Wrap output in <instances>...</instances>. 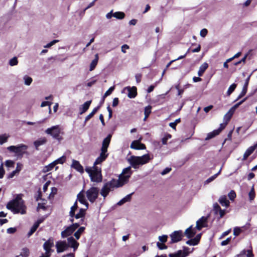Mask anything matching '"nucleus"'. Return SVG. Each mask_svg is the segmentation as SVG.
I'll return each instance as SVG.
<instances>
[{
	"mask_svg": "<svg viewBox=\"0 0 257 257\" xmlns=\"http://www.w3.org/2000/svg\"><path fill=\"white\" fill-rule=\"evenodd\" d=\"M22 194H18L15 199L10 201L7 204V208L10 210L14 214L19 213L22 214L26 213V206L25 205V202L22 199Z\"/></svg>",
	"mask_w": 257,
	"mask_h": 257,
	"instance_id": "nucleus-1",
	"label": "nucleus"
},
{
	"mask_svg": "<svg viewBox=\"0 0 257 257\" xmlns=\"http://www.w3.org/2000/svg\"><path fill=\"white\" fill-rule=\"evenodd\" d=\"M85 171L89 174L92 182L100 183L102 181L101 168L95 166L87 167L85 168Z\"/></svg>",
	"mask_w": 257,
	"mask_h": 257,
	"instance_id": "nucleus-2",
	"label": "nucleus"
},
{
	"mask_svg": "<svg viewBox=\"0 0 257 257\" xmlns=\"http://www.w3.org/2000/svg\"><path fill=\"white\" fill-rule=\"evenodd\" d=\"M150 157L149 154H145L141 157L132 156L128 159V162L132 167L135 169L139 168V165L145 164L149 162Z\"/></svg>",
	"mask_w": 257,
	"mask_h": 257,
	"instance_id": "nucleus-3",
	"label": "nucleus"
},
{
	"mask_svg": "<svg viewBox=\"0 0 257 257\" xmlns=\"http://www.w3.org/2000/svg\"><path fill=\"white\" fill-rule=\"evenodd\" d=\"M28 146L25 144H20L18 146H11L7 148V149L11 152L15 153L18 158H22L26 153Z\"/></svg>",
	"mask_w": 257,
	"mask_h": 257,
	"instance_id": "nucleus-4",
	"label": "nucleus"
},
{
	"mask_svg": "<svg viewBox=\"0 0 257 257\" xmlns=\"http://www.w3.org/2000/svg\"><path fill=\"white\" fill-rule=\"evenodd\" d=\"M84 221V219L80 220L81 222L72 223L71 225L67 226L65 229L61 232V235L62 238L67 237L71 234L78 228L80 224H82Z\"/></svg>",
	"mask_w": 257,
	"mask_h": 257,
	"instance_id": "nucleus-5",
	"label": "nucleus"
},
{
	"mask_svg": "<svg viewBox=\"0 0 257 257\" xmlns=\"http://www.w3.org/2000/svg\"><path fill=\"white\" fill-rule=\"evenodd\" d=\"M86 194L88 200L93 203L98 197L99 189L97 187H92L86 191Z\"/></svg>",
	"mask_w": 257,
	"mask_h": 257,
	"instance_id": "nucleus-6",
	"label": "nucleus"
},
{
	"mask_svg": "<svg viewBox=\"0 0 257 257\" xmlns=\"http://www.w3.org/2000/svg\"><path fill=\"white\" fill-rule=\"evenodd\" d=\"M171 240L170 243H174L181 241L183 237V231L181 230L174 231L170 235Z\"/></svg>",
	"mask_w": 257,
	"mask_h": 257,
	"instance_id": "nucleus-7",
	"label": "nucleus"
},
{
	"mask_svg": "<svg viewBox=\"0 0 257 257\" xmlns=\"http://www.w3.org/2000/svg\"><path fill=\"white\" fill-rule=\"evenodd\" d=\"M54 246V239L52 237L49 238L43 244V248L47 254H51L53 251L51 249Z\"/></svg>",
	"mask_w": 257,
	"mask_h": 257,
	"instance_id": "nucleus-8",
	"label": "nucleus"
},
{
	"mask_svg": "<svg viewBox=\"0 0 257 257\" xmlns=\"http://www.w3.org/2000/svg\"><path fill=\"white\" fill-rule=\"evenodd\" d=\"M56 247L57 249V252L58 253H60L67 249L69 247V245L67 244L66 241L60 240L56 242Z\"/></svg>",
	"mask_w": 257,
	"mask_h": 257,
	"instance_id": "nucleus-9",
	"label": "nucleus"
},
{
	"mask_svg": "<svg viewBox=\"0 0 257 257\" xmlns=\"http://www.w3.org/2000/svg\"><path fill=\"white\" fill-rule=\"evenodd\" d=\"M45 132L53 136L55 139H58L60 136V131L57 128L56 126H53L51 128H47Z\"/></svg>",
	"mask_w": 257,
	"mask_h": 257,
	"instance_id": "nucleus-10",
	"label": "nucleus"
},
{
	"mask_svg": "<svg viewBox=\"0 0 257 257\" xmlns=\"http://www.w3.org/2000/svg\"><path fill=\"white\" fill-rule=\"evenodd\" d=\"M124 90H127L128 91L127 96L130 98H134L137 95V88L136 86H127L124 88Z\"/></svg>",
	"mask_w": 257,
	"mask_h": 257,
	"instance_id": "nucleus-11",
	"label": "nucleus"
},
{
	"mask_svg": "<svg viewBox=\"0 0 257 257\" xmlns=\"http://www.w3.org/2000/svg\"><path fill=\"white\" fill-rule=\"evenodd\" d=\"M131 148L135 150H144L146 148L145 145L139 141H133L131 145Z\"/></svg>",
	"mask_w": 257,
	"mask_h": 257,
	"instance_id": "nucleus-12",
	"label": "nucleus"
},
{
	"mask_svg": "<svg viewBox=\"0 0 257 257\" xmlns=\"http://www.w3.org/2000/svg\"><path fill=\"white\" fill-rule=\"evenodd\" d=\"M68 243L69 247H72L75 250L77 249L79 246V242H78L72 236L69 237L67 238Z\"/></svg>",
	"mask_w": 257,
	"mask_h": 257,
	"instance_id": "nucleus-13",
	"label": "nucleus"
},
{
	"mask_svg": "<svg viewBox=\"0 0 257 257\" xmlns=\"http://www.w3.org/2000/svg\"><path fill=\"white\" fill-rule=\"evenodd\" d=\"M130 175H124L123 174L120 175L118 180H116L117 182L119 183L120 187H122L124 184L128 182Z\"/></svg>",
	"mask_w": 257,
	"mask_h": 257,
	"instance_id": "nucleus-14",
	"label": "nucleus"
},
{
	"mask_svg": "<svg viewBox=\"0 0 257 257\" xmlns=\"http://www.w3.org/2000/svg\"><path fill=\"white\" fill-rule=\"evenodd\" d=\"M43 222V220L41 219H38L33 225V226L31 228L30 230L27 234V236L28 237L31 236L37 230V229L39 226L40 224Z\"/></svg>",
	"mask_w": 257,
	"mask_h": 257,
	"instance_id": "nucleus-15",
	"label": "nucleus"
},
{
	"mask_svg": "<svg viewBox=\"0 0 257 257\" xmlns=\"http://www.w3.org/2000/svg\"><path fill=\"white\" fill-rule=\"evenodd\" d=\"M207 222V218L202 216L199 220L196 221V228L197 230H200L203 227H205L206 226L204 224Z\"/></svg>",
	"mask_w": 257,
	"mask_h": 257,
	"instance_id": "nucleus-16",
	"label": "nucleus"
},
{
	"mask_svg": "<svg viewBox=\"0 0 257 257\" xmlns=\"http://www.w3.org/2000/svg\"><path fill=\"white\" fill-rule=\"evenodd\" d=\"M112 138V135L109 134L103 140L101 149L107 150V149L109 146L111 139Z\"/></svg>",
	"mask_w": 257,
	"mask_h": 257,
	"instance_id": "nucleus-17",
	"label": "nucleus"
},
{
	"mask_svg": "<svg viewBox=\"0 0 257 257\" xmlns=\"http://www.w3.org/2000/svg\"><path fill=\"white\" fill-rule=\"evenodd\" d=\"M72 167L77 170L80 173H84V169L83 166L80 164L79 161L73 160L71 165Z\"/></svg>",
	"mask_w": 257,
	"mask_h": 257,
	"instance_id": "nucleus-18",
	"label": "nucleus"
},
{
	"mask_svg": "<svg viewBox=\"0 0 257 257\" xmlns=\"http://www.w3.org/2000/svg\"><path fill=\"white\" fill-rule=\"evenodd\" d=\"M257 148V143L253 146L249 147L245 152L243 156V160H245L254 152Z\"/></svg>",
	"mask_w": 257,
	"mask_h": 257,
	"instance_id": "nucleus-19",
	"label": "nucleus"
},
{
	"mask_svg": "<svg viewBox=\"0 0 257 257\" xmlns=\"http://www.w3.org/2000/svg\"><path fill=\"white\" fill-rule=\"evenodd\" d=\"M249 77H248L246 78V79L245 80V83L243 85V87L242 88V91H241V93L239 94V95H238L236 100H238V99L241 98V97L244 96L245 95V94L246 93L247 90V87H248V83H249Z\"/></svg>",
	"mask_w": 257,
	"mask_h": 257,
	"instance_id": "nucleus-20",
	"label": "nucleus"
},
{
	"mask_svg": "<svg viewBox=\"0 0 257 257\" xmlns=\"http://www.w3.org/2000/svg\"><path fill=\"white\" fill-rule=\"evenodd\" d=\"M254 255L253 254L252 251L251 249L245 250L244 249L242 250L239 254L237 255V257H253Z\"/></svg>",
	"mask_w": 257,
	"mask_h": 257,
	"instance_id": "nucleus-21",
	"label": "nucleus"
},
{
	"mask_svg": "<svg viewBox=\"0 0 257 257\" xmlns=\"http://www.w3.org/2000/svg\"><path fill=\"white\" fill-rule=\"evenodd\" d=\"M92 100H89L86 101L83 104L81 105L79 107L80 114L85 113L89 108V106L91 103Z\"/></svg>",
	"mask_w": 257,
	"mask_h": 257,
	"instance_id": "nucleus-22",
	"label": "nucleus"
},
{
	"mask_svg": "<svg viewBox=\"0 0 257 257\" xmlns=\"http://www.w3.org/2000/svg\"><path fill=\"white\" fill-rule=\"evenodd\" d=\"M47 142V140L46 138H41L38 140L35 141L34 142V145L37 150H39V147L45 144Z\"/></svg>",
	"mask_w": 257,
	"mask_h": 257,
	"instance_id": "nucleus-23",
	"label": "nucleus"
},
{
	"mask_svg": "<svg viewBox=\"0 0 257 257\" xmlns=\"http://www.w3.org/2000/svg\"><path fill=\"white\" fill-rule=\"evenodd\" d=\"M111 190L109 188L108 185L105 183L101 189L100 194L104 197L105 198L109 194V192Z\"/></svg>",
	"mask_w": 257,
	"mask_h": 257,
	"instance_id": "nucleus-24",
	"label": "nucleus"
},
{
	"mask_svg": "<svg viewBox=\"0 0 257 257\" xmlns=\"http://www.w3.org/2000/svg\"><path fill=\"white\" fill-rule=\"evenodd\" d=\"M184 234L187 238H191L195 235L196 231L194 229L192 228V226H191L186 229Z\"/></svg>",
	"mask_w": 257,
	"mask_h": 257,
	"instance_id": "nucleus-25",
	"label": "nucleus"
},
{
	"mask_svg": "<svg viewBox=\"0 0 257 257\" xmlns=\"http://www.w3.org/2000/svg\"><path fill=\"white\" fill-rule=\"evenodd\" d=\"M106 184L108 185L109 188L111 190L114 188H118L120 187L119 183L117 182V180L115 179H112L109 182L106 183Z\"/></svg>",
	"mask_w": 257,
	"mask_h": 257,
	"instance_id": "nucleus-26",
	"label": "nucleus"
},
{
	"mask_svg": "<svg viewBox=\"0 0 257 257\" xmlns=\"http://www.w3.org/2000/svg\"><path fill=\"white\" fill-rule=\"evenodd\" d=\"M77 199L81 204L86 205V207L88 208L89 205L88 203L86 201L84 195L82 192H80L78 194Z\"/></svg>",
	"mask_w": 257,
	"mask_h": 257,
	"instance_id": "nucleus-27",
	"label": "nucleus"
},
{
	"mask_svg": "<svg viewBox=\"0 0 257 257\" xmlns=\"http://www.w3.org/2000/svg\"><path fill=\"white\" fill-rule=\"evenodd\" d=\"M169 256V257H186L188 256V253L183 252L182 250H179L175 253H170Z\"/></svg>",
	"mask_w": 257,
	"mask_h": 257,
	"instance_id": "nucleus-28",
	"label": "nucleus"
},
{
	"mask_svg": "<svg viewBox=\"0 0 257 257\" xmlns=\"http://www.w3.org/2000/svg\"><path fill=\"white\" fill-rule=\"evenodd\" d=\"M208 67V65L206 62H204L199 67V69L198 72V76L200 77L202 76Z\"/></svg>",
	"mask_w": 257,
	"mask_h": 257,
	"instance_id": "nucleus-29",
	"label": "nucleus"
},
{
	"mask_svg": "<svg viewBox=\"0 0 257 257\" xmlns=\"http://www.w3.org/2000/svg\"><path fill=\"white\" fill-rule=\"evenodd\" d=\"M219 203L222 206L228 207L229 206L230 202L227 199L226 196L225 195L221 196L219 199Z\"/></svg>",
	"mask_w": 257,
	"mask_h": 257,
	"instance_id": "nucleus-30",
	"label": "nucleus"
},
{
	"mask_svg": "<svg viewBox=\"0 0 257 257\" xmlns=\"http://www.w3.org/2000/svg\"><path fill=\"white\" fill-rule=\"evenodd\" d=\"M85 227L84 226L80 227L74 233V236L76 239L78 240L81 235V234L84 232Z\"/></svg>",
	"mask_w": 257,
	"mask_h": 257,
	"instance_id": "nucleus-31",
	"label": "nucleus"
},
{
	"mask_svg": "<svg viewBox=\"0 0 257 257\" xmlns=\"http://www.w3.org/2000/svg\"><path fill=\"white\" fill-rule=\"evenodd\" d=\"M30 255V250L27 247H24L22 249V251L19 255L16 257H28Z\"/></svg>",
	"mask_w": 257,
	"mask_h": 257,
	"instance_id": "nucleus-32",
	"label": "nucleus"
},
{
	"mask_svg": "<svg viewBox=\"0 0 257 257\" xmlns=\"http://www.w3.org/2000/svg\"><path fill=\"white\" fill-rule=\"evenodd\" d=\"M86 214V209L83 208H80L79 211L76 214H75L74 217L76 219H79L84 218Z\"/></svg>",
	"mask_w": 257,
	"mask_h": 257,
	"instance_id": "nucleus-33",
	"label": "nucleus"
},
{
	"mask_svg": "<svg viewBox=\"0 0 257 257\" xmlns=\"http://www.w3.org/2000/svg\"><path fill=\"white\" fill-rule=\"evenodd\" d=\"M233 113H234L232 112V110H229V111L224 115L223 117L224 122H227V123H228V122L231 119Z\"/></svg>",
	"mask_w": 257,
	"mask_h": 257,
	"instance_id": "nucleus-34",
	"label": "nucleus"
},
{
	"mask_svg": "<svg viewBox=\"0 0 257 257\" xmlns=\"http://www.w3.org/2000/svg\"><path fill=\"white\" fill-rule=\"evenodd\" d=\"M95 56V57L94 59L92 60V61L91 62V63H90V65L89 70L90 71H92L94 69V68H95V67L98 63V54H96Z\"/></svg>",
	"mask_w": 257,
	"mask_h": 257,
	"instance_id": "nucleus-35",
	"label": "nucleus"
},
{
	"mask_svg": "<svg viewBox=\"0 0 257 257\" xmlns=\"http://www.w3.org/2000/svg\"><path fill=\"white\" fill-rule=\"evenodd\" d=\"M77 208H78L77 203V201H76L74 203L73 205L71 207V209L69 212V216L71 217H74V216L75 215V211L77 209Z\"/></svg>",
	"mask_w": 257,
	"mask_h": 257,
	"instance_id": "nucleus-36",
	"label": "nucleus"
},
{
	"mask_svg": "<svg viewBox=\"0 0 257 257\" xmlns=\"http://www.w3.org/2000/svg\"><path fill=\"white\" fill-rule=\"evenodd\" d=\"M55 166L56 165L53 161L52 163L49 164L48 165L45 166L43 169V172L44 173H47L52 170Z\"/></svg>",
	"mask_w": 257,
	"mask_h": 257,
	"instance_id": "nucleus-37",
	"label": "nucleus"
},
{
	"mask_svg": "<svg viewBox=\"0 0 257 257\" xmlns=\"http://www.w3.org/2000/svg\"><path fill=\"white\" fill-rule=\"evenodd\" d=\"M133 193H131L127 195H126L125 197H124L123 198H122L121 200H120L118 203V204L120 205H122L123 204V203L127 202V201H130L132 198V195Z\"/></svg>",
	"mask_w": 257,
	"mask_h": 257,
	"instance_id": "nucleus-38",
	"label": "nucleus"
},
{
	"mask_svg": "<svg viewBox=\"0 0 257 257\" xmlns=\"http://www.w3.org/2000/svg\"><path fill=\"white\" fill-rule=\"evenodd\" d=\"M113 17L119 19H123L125 17V14L122 12H117L113 14Z\"/></svg>",
	"mask_w": 257,
	"mask_h": 257,
	"instance_id": "nucleus-39",
	"label": "nucleus"
},
{
	"mask_svg": "<svg viewBox=\"0 0 257 257\" xmlns=\"http://www.w3.org/2000/svg\"><path fill=\"white\" fill-rule=\"evenodd\" d=\"M115 89V86H111L110 87L106 92L105 93H104V95L103 96V101H104V99H105V98L107 96L110 95L112 92H113V91Z\"/></svg>",
	"mask_w": 257,
	"mask_h": 257,
	"instance_id": "nucleus-40",
	"label": "nucleus"
},
{
	"mask_svg": "<svg viewBox=\"0 0 257 257\" xmlns=\"http://www.w3.org/2000/svg\"><path fill=\"white\" fill-rule=\"evenodd\" d=\"M66 161V157L65 156H63L61 157L58 158V159L55 160L54 161L55 165H57L58 164H63Z\"/></svg>",
	"mask_w": 257,
	"mask_h": 257,
	"instance_id": "nucleus-41",
	"label": "nucleus"
},
{
	"mask_svg": "<svg viewBox=\"0 0 257 257\" xmlns=\"http://www.w3.org/2000/svg\"><path fill=\"white\" fill-rule=\"evenodd\" d=\"M237 85L235 83H233L231 84L228 88L227 91V95H230L235 90L236 87Z\"/></svg>",
	"mask_w": 257,
	"mask_h": 257,
	"instance_id": "nucleus-42",
	"label": "nucleus"
},
{
	"mask_svg": "<svg viewBox=\"0 0 257 257\" xmlns=\"http://www.w3.org/2000/svg\"><path fill=\"white\" fill-rule=\"evenodd\" d=\"M108 156V153H107V150H103L101 149V153L99 157L105 160Z\"/></svg>",
	"mask_w": 257,
	"mask_h": 257,
	"instance_id": "nucleus-43",
	"label": "nucleus"
},
{
	"mask_svg": "<svg viewBox=\"0 0 257 257\" xmlns=\"http://www.w3.org/2000/svg\"><path fill=\"white\" fill-rule=\"evenodd\" d=\"M247 99V97L244 98L243 100L239 101V102L235 104L233 106H232L229 110H232V112H234V111L236 108H237L240 105H241L244 101H245Z\"/></svg>",
	"mask_w": 257,
	"mask_h": 257,
	"instance_id": "nucleus-44",
	"label": "nucleus"
},
{
	"mask_svg": "<svg viewBox=\"0 0 257 257\" xmlns=\"http://www.w3.org/2000/svg\"><path fill=\"white\" fill-rule=\"evenodd\" d=\"M152 106L149 105L145 107V110H144V114L145 115H146L147 117H149L150 114H151L152 112Z\"/></svg>",
	"mask_w": 257,
	"mask_h": 257,
	"instance_id": "nucleus-45",
	"label": "nucleus"
},
{
	"mask_svg": "<svg viewBox=\"0 0 257 257\" xmlns=\"http://www.w3.org/2000/svg\"><path fill=\"white\" fill-rule=\"evenodd\" d=\"M172 135L169 134H166L165 136L162 139V142L163 145H166L167 141L169 139H171Z\"/></svg>",
	"mask_w": 257,
	"mask_h": 257,
	"instance_id": "nucleus-46",
	"label": "nucleus"
},
{
	"mask_svg": "<svg viewBox=\"0 0 257 257\" xmlns=\"http://www.w3.org/2000/svg\"><path fill=\"white\" fill-rule=\"evenodd\" d=\"M249 198L250 201L253 200L255 196V193L254 189L253 186L248 193Z\"/></svg>",
	"mask_w": 257,
	"mask_h": 257,
	"instance_id": "nucleus-47",
	"label": "nucleus"
},
{
	"mask_svg": "<svg viewBox=\"0 0 257 257\" xmlns=\"http://www.w3.org/2000/svg\"><path fill=\"white\" fill-rule=\"evenodd\" d=\"M132 174V171L131 170V167H128L126 168H124L121 174L124 175H130L131 176Z\"/></svg>",
	"mask_w": 257,
	"mask_h": 257,
	"instance_id": "nucleus-48",
	"label": "nucleus"
},
{
	"mask_svg": "<svg viewBox=\"0 0 257 257\" xmlns=\"http://www.w3.org/2000/svg\"><path fill=\"white\" fill-rule=\"evenodd\" d=\"M5 165L7 167L14 168L15 166V162L12 160H8L6 161Z\"/></svg>",
	"mask_w": 257,
	"mask_h": 257,
	"instance_id": "nucleus-49",
	"label": "nucleus"
},
{
	"mask_svg": "<svg viewBox=\"0 0 257 257\" xmlns=\"http://www.w3.org/2000/svg\"><path fill=\"white\" fill-rule=\"evenodd\" d=\"M18 63V59L16 57H14L12 59H11L9 61L10 65L13 66L17 65Z\"/></svg>",
	"mask_w": 257,
	"mask_h": 257,
	"instance_id": "nucleus-50",
	"label": "nucleus"
},
{
	"mask_svg": "<svg viewBox=\"0 0 257 257\" xmlns=\"http://www.w3.org/2000/svg\"><path fill=\"white\" fill-rule=\"evenodd\" d=\"M24 79L25 80V84L27 85H30L33 81L32 78L28 76H25Z\"/></svg>",
	"mask_w": 257,
	"mask_h": 257,
	"instance_id": "nucleus-51",
	"label": "nucleus"
},
{
	"mask_svg": "<svg viewBox=\"0 0 257 257\" xmlns=\"http://www.w3.org/2000/svg\"><path fill=\"white\" fill-rule=\"evenodd\" d=\"M105 160L100 157L99 156L97 158V159L95 160L93 166L97 167V165L98 164H101L102 162L104 161Z\"/></svg>",
	"mask_w": 257,
	"mask_h": 257,
	"instance_id": "nucleus-52",
	"label": "nucleus"
},
{
	"mask_svg": "<svg viewBox=\"0 0 257 257\" xmlns=\"http://www.w3.org/2000/svg\"><path fill=\"white\" fill-rule=\"evenodd\" d=\"M228 196L231 200H234L236 196V193L234 190H231L228 194Z\"/></svg>",
	"mask_w": 257,
	"mask_h": 257,
	"instance_id": "nucleus-53",
	"label": "nucleus"
},
{
	"mask_svg": "<svg viewBox=\"0 0 257 257\" xmlns=\"http://www.w3.org/2000/svg\"><path fill=\"white\" fill-rule=\"evenodd\" d=\"M157 246L161 250L166 249L168 248V246L166 244H165L164 243L160 242H158L157 243Z\"/></svg>",
	"mask_w": 257,
	"mask_h": 257,
	"instance_id": "nucleus-54",
	"label": "nucleus"
},
{
	"mask_svg": "<svg viewBox=\"0 0 257 257\" xmlns=\"http://www.w3.org/2000/svg\"><path fill=\"white\" fill-rule=\"evenodd\" d=\"M242 232L241 229L239 227H235L233 229V234L237 236Z\"/></svg>",
	"mask_w": 257,
	"mask_h": 257,
	"instance_id": "nucleus-55",
	"label": "nucleus"
},
{
	"mask_svg": "<svg viewBox=\"0 0 257 257\" xmlns=\"http://www.w3.org/2000/svg\"><path fill=\"white\" fill-rule=\"evenodd\" d=\"M219 173H220V171L218 173L214 174V175H213L211 177L208 178L206 180L205 183L208 184V183H209L211 182H212L213 180H214L217 177V176H218V175L219 174Z\"/></svg>",
	"mask_w": 257,
	"mask_h": 257,
	"instance_id": "nucleus-56",
	"label": "nucleus"
},
{
	"mask_svg": "<svg viewBox=\"0 0 257 257\" xmlns=\"http://www.w3.org/2000/svg\"><path fill=\"white\" fill-rule=\"evenodd\" d=\"M186 243L189 245H196L198 244L194 238H191L186 241Z\"/></svg>",
	"mask_w": 257,
	"mask_h": 257,
	"instance_id": "nucleus-57",
	"label": "nucleus"
},
{
	"mask_svg": "<svg viewBox=\"0 0 257 257\" xmlns=\"http://www.w3.org/2000/svg\"><path fill=\"white\" fill-rule=\"evenodd\" d=\"M168 239V236L167 235H163L159 237V241L162 243H165L167 242Z\"/></svg>",
	"mask_w": 257,
	"mask_h": 257,
	"instance_id": "nucleus-58",
	"label": "nucleus"
},
{
	"mask_svg": "<svg viewBox=\"0 0 257 257\" xmlns=\"http://www.w3.org/2000/svg\"><path fill=\"white\" fill-rule=\"evenodd\" d=\"M58 42H59L58 40H54L50 42L49 43L47 44L44 47H45V48H50L52 46H53V45H54L55 44H56V43H57Z\"/></svg>",
	"mask_w": 257,
	"mask_h": 257,
	"instance_id": "nucleus-59",
	"label": "nucleus"
},
{
	"mask_svg": "<svg viewBox=\"0 0 257 257\" xmlns=\"http://www.w3.org/2000/svg\"><path fill=\"white\" fill-rule=\"evenodd\" d=\"M5 174V171L3 167V164H2L0 166V179H2L4 177Z\"/></svg>",
	"mask_w": 257,
	"mask_h": 257,
	"instance_id": "nucleus-60",
	"label": "nucleus"
},
{
	"mask_svg": "<svg viewBox=\"0 0 257 257\" xmlns=\"http://www.w3.org/2000/svg\"><path fill=\"white\" fill-rule=\"evenodd\" d=\"M227 122H224L223 123H220L219 127L217 129L220 133L223 130H224L227 125Z\"/></svg>",
	"mask_w": 257,
	"mask_h": 257,
	"instance_id": "nucleus-61",
	"label": "nucleus"
},
{
	"mask_svg": "<svg viewBox=\"0 0 257 257\" xmlns=\"http://www.w3.org/2000/svg\"><path fill=\"white\" fill-rule=\"evenodd\" d=\"M231 241V237L227 238L225 240H223L221 242V245L222 246L227 245Z\"/></svg>",
	"mask_w": 257,
	"mask_h": 257,
	"instance_id": "nucleus-62",
	"label": "nucleus"
},
{
	"mask_svg": "<svg viewBox=\"0 0 257 257\" xmlns=\"http://www.w3.org/2000/svg\"><path fill=\"white\" fill-rule=\"evenodd\" d=\"M208 33V31L206 29H203L201 30L200 34L202 37H205Z\"/></svg>",
	"mask_w": 257,
	"mask_h": 257,
	"instance_id": "nucleus-63",
	"label": "nucleus"
},
{
	"mask_svg": "<svg viewBox=\"0 0 257 257\" xmlns=\"http://www.w3.org/2000/svg\"><path fill=\"white\" fill-rule=\"evenodd\" d=\"M221 209V207H220V206L217 204V203H215L214 205V210L215 212V213H218V212Z\"/></svg>",
	"mask_w": 257,
	"mask_h": 257,
	"instance_id": "nucleus-64",
	"label": "nucleus"
}]
</instances>
